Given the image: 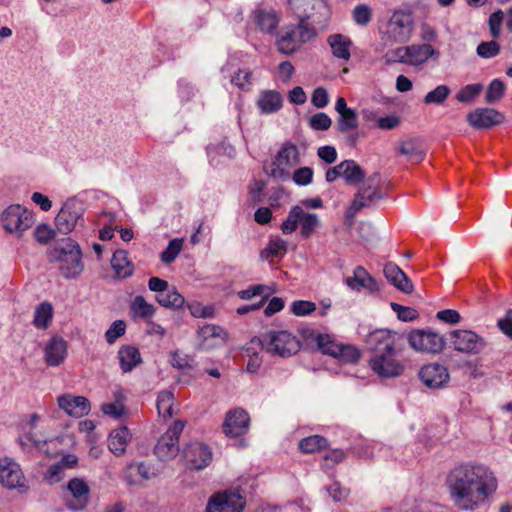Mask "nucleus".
I'll return each mask as SVG.
<instances>
[{"mask_svg":"<svg viewBox=\"0 0 512 512\" xmlns=\"http://www.w3.org/2000/svg\"><path fill=\"white\" fill-rule=\"evenodd\" d=\"M448 485L452 499L462 510H473L495 492L497 481L484 465H461L451 471Z\"/></svg>","mask_w":512,"mask_h":512,"instance_id":"nucleus-1","label":"nucleus"},{"mask_svg":"<svg viewBox=\"0 0 512 512\" xmlns=\"http://www.w3.org/2000/svg\"><path fill=\"white\" fill-rule=\"evenodd\" d=\"M400 340L396 332L388 329H376L367 336L366 343L374 353L369 360L370 367L379 377L392 378L403 373L404 364L396 358Z\"/></svg>","mask_w":512,"mask_h":512,"instance_id":"nucleus-2","label":"nucleus"},{"mask_svg":"<svg viewBox=\"0 0 512 512\" xmlns=\"http://www.w3.org/2000/svg\"><path fill=\"white\" fill-rule=\"evenodd\" d=\"M49 261L58 263V269L66 279H75L84 270L81 248L71 238L56 243L49 252Z\"/></svg>","mask_w":512,"mask_h":512,"instance_id":"nucleus-3","label":"nucleus"},{"mask_svg":"<svg viewBox=\"0 0 512 512\" xmlns=\"http://www.w3.org/2000/svg\"><path fill=\"white\" fill-rule=\"evenodd\" d=\"M255 342L267 353L282 358L295 355L301 348L300 340L286 330L268 331L252 339L251 343Z\"/></svg>","mask_w":512,"mask_h":512,"instance_id":"nucleus-4","label":"nucleus"},{"mask_svg":"<svg viewBox=\"0 0 512 512\" xmlns=\"http://www.w3.org/2000/svg\"><path fill=\"white\" fill-rule=\"evenodd\" d=\"M315 36L316 31L312 26L307 22L299 21L296 25H287L281 29L277 46L281 53L289 55Z\"/></svg>","mask_w":512,"mask_h":512,"instance_id":"nucleus-5","label":"nucleus"},{"mask_svg":"<svg viewBox=\"0 0 512 512\" xmlns=\"http://www.w3.org/2000/svg\"><path fill=\"white\" fill-rule=\"evenodd\" d=\"M380 183L379 173H374L365 180L355 194L351 205L347 208L348 218L355 217L362 208L374 206L384 198V193L380 189Z\"/></svg>","mask_w":512,"mask_h":512,"instance_id":"nucleus-6","label":"nucleus"},{"mask_svg":"<svg viewBox=\"0 0 512 512\" xmlns=\"http://www.w3.org/2000/svg\"><path fill=\"white\" fill-rule=\"evenodd\" d=\"M0 224L7 233L21 237L34 224V215L20 204H11L0 214Z\"/></svg>","mask_w":512,"mask_h":512,"instance_id":"nucleus-7","label":"nucleus"},{"mask_svg":"<svg viewBox=\"0 0 512 512\" xmlns=\"http://www.w3.org/2000/svg\"><path fill=\"white\" fill-rule=\"evenodd\" d=\"M390 53L386 54L387 61H398L411 66H420L424 64L430 57L438 56L439 52L429 44L409 45L398 47Z\"/></svg>","mask_w":512,"mask_h":512,"instance_id":"nucleus-8","label":"nucleus"},{"mask_svg":"<svg viewBox=\"0 0 512 512\" xmlns=\"http://www.w3.org/2000/svg\"><path fill=\"white\" fill-rule=\"evenodd\" d=\"M83 203L75 197L68 198L55 217V226L62 234H69L83 223Z\"/></svg>","mask_w":512,"mask_h":512,"instance_id":"nucleus-9","label":"nucleus"},{"mask_svg":"<svg viewBox=\"0 0 512 512\" xmlns=\"http://www.w3.org/2000/svg\"><path fill=\"white\" fill-rule=\"evenodd\" d=\"M184 429V422L177 420L158 439L154 454L160 461L174 459L179 453V438Z\"/></svg>","mask_w":512,"mask_h":512,"instance_id":"nucleus-10","label":"nucleus"},{"mask_svg":"<svg viewBox=\"0 0 512 512\" xmlns=\"http://www.w3.org/2000/svg\"><path fill=\"white\" fill-rule=\"evenodd\" d=\"M0 484L9 490H17L26 494L29 486L20 465L10 458L0 459Z\"/></svg>","mask_w":512,"mask_h":512,"instance_id":"nucleus-11","label":"nucleus"},{"mask_svg":"<svg viewBox=\"0 0 512 512\" xmlns=\"http://www.w3.org/2000/svg\"><path fill=\"white\" fill-rule=\"evenodd\" d=\"M413 21L410 15L396 12L387 23L385 32V45L407 42L412 33Z\"/></svg>","mask_w":512,"mask_h":512,"instance_id":"nucleus-12","label":"nucleus"},{"mask_svg":"<svg viewBox=\"0 0 512 512\" xmlns=\"http://www.w3.org/2000/svg\"><path fill=\"white\" fill-rule=\"evenodd\" d=\"M300 163L299 151L296 145L285 143L273 161L270 176L285 181L289 179L287 168Z\"/></svg>","mask_w":512,"mask_h":512,"instance_id":"nucleus-13","label":"nucleus"},{"mask_svg":"<svg viewBox=\"0 0 512 512\" xmlns=\"http://www.w3.org/2000/svg\"><path fill=\"white\" fill-rule=\"evenodd\" d=\"M245 500L238 490H226L213 494L206 506V512H242Z\"/></svg>","mask_w":512,"mask_h":512,"instance_id":"nucleus-14","label":"nucleus"},{"mask_svg":"<svg viewBox=\"0 0 512 512\" xmlns=\"http://www.w3.org/2000/svg\"><path fill=\"white\" fill-rule=\"evenodd\" d=\"M407 340L414 350L426 353H439L445 346L444 338L431 330H413Z\"/></svg>","mask_w":512,"mask_h":512,"instance_id":"nucleus-15","label":"nucleus"},{"mask_svg":"<svg viewBox=\"0 0 512 512\" xmlns=\"http://www.w3.org/2000/svg\"><path fill=\"white\" fill-rule=\"evenodd\" d=\"M450 338L454 349L466 354H479L486 346L485 340L471 330H453Z\"/></svg>","mask_w":512,"mask_h":512,"instance_id":"nucleus-16","label":"nucleus"},{"mask_svg":"<svg viewBox=\"0 0 512 512\" xmlns=\"http://www.w3.org/2000/svg\"><path fill=\"white\" fill-rule=\"evenodd\" d=\"M212 451L209 446L202 442H192L183 449V458L189 469L202 470L212 461Z\"/></svg>","mask_w":512,"mask_h":512,"instance_id":"nucleus-17","label":"nucleus"},{"mask_svg":"<svg viewBox=\"0 0 512 512\" xmlns=\"http://www.w3.org/2000/svg\"><path fill=\"white\" fill-rule=\"evenodd\" d=\"M288 5L298 21L306 22L308 19L316 20V16L324 15L327 12L325 0H288Z\"/></svg>","mask_w":512,"mask_h":512,"instance_id":"nucleus-18","label":"nucleus"},{"mask_svg":"<svg viewBox=\"0 0 512 512\" xmlns=\"http://www.w3.org/2000/svg\"><path fill=\"white\" fill-rule=\"evenodd\" d=\"M227 332L219 325L206 324L198 329L197 348L200 350H211L225 344Z\"/></svg>","mask_w":512,"mask_h":512,"instance_id":"nucleus-19","label":"nucleus"},{"mask_svg":"<svg viewBox=\"0 0 512 512\" xmlns=\"http://www.w3.org/2000/svg\"><path fill=\"white\" fill-rule=\"evenodd\" d=\"M419 378L426 387L438 389L448 383L450 376L448 369L444 365L430 363L420 369Z\"/></svg>","mask_w":512,"mask_h":512,"instance_id":"nucleus-20","label":"nucleus"},{"mask_svg":"<svg viewBox=\"0 0 512 512\" xmlns=\"http://www.w3.org/2000/svg\"><path fill=\"white\" fill-rule=\"evenodd\" d=\"M249 422V415L244 409L230 410L226 414L223 432L230 437H240L248 430Z\"/></svg>","mask_w":512,"mask_h":512,"instance_id":"nucleus-21","label":"nucleus"},{"mask_svg":"<svg viewBox=\"0 0 512 512\" xmlns=\"http://www.w3.org/2000/svg\"><path fill=\"white\" fill-rule=\"evenodd\" d=\"M504 120V116L495 109L477 108L467 115V122L475 129H490Z\"/></svg>","mask_w":512,"mask_h":512,"instance_id":"nucleus-22","label":"nucleus"},{"mask_svg":"<svg viewBox=\"0 0 512 512\" xmlns=\"http://www.w3.org/2000/svg\"><path fill=\"white\" fill-rule=\"evenodd\" d=\"M68 490L72 498L66 500V506L71 511L83 510L88 504L89 487L86 482L79 478H73L68 482Z\"/></svg>","mask_w":512,"mask_h":512,"instance_id":"nucleus-23","label":"nucleus"},{"mask_svg":"<svg viewBox=\"0 0 512 512\" xmlns=\"http://www.w3.org/2000/svg\"><path fill=\"white\" fill-rule=\"evenodd\" d=\"M58 405L69 416L81 418L90 412V402L84 396L64 394L58 397Z\"/></svg>","mask_w":512,"mask_h":512,"instance_id":"nucleus-24","label":"nucleus"},{"mask_svg":"<svg viewBox=\"0 0 512 512\" xmlns=\"http://www.w3.org/2000/svg\"><path fill=\"white\" fill-rule=\"evenodd\" d=\"M345 283L350 289L358 292L361 289H366L370 293H375L381 289V283L370 275L362 266H357L353 271V276L347 277L345 279Z\"/></svg>","mask_w":512,"mask_h":512,"instance_id":"nucleus-25","label":"nucleus"},{"mask_svg":"<svg viewBox=\"0 0 512 512\" xmlns=\"http://www.w3.org/2000/svg\"><path fill=\"white\" fill-rule=\"evenodd\" d=\"M383 273L387 281L399 291L405 294L413 292L414 286L412 281L396 264L392 262L385 264Z\"/></svg>","mask_w":512,"mask_h":512,"instance_id":"nucleus-26","label":"nucleus"},{"mask_svg":"<svg viewBox=\"0 0 512 512\" xmlns=\"http://www.w3.org/2000/svg\"><path fill=\"white\" fill-rule=\"evenodd\" d=\"M44 352L48 366H59L67 356V342L62 337L54 336L47 342Z\"/></svg>","mask_w":512,"mask_h":512,"instance_id":"nucleus-27","label":"nucleus"},{"mask_svg":"<svg viewBox=\"0 0 512 512\" xmlns=\"http://www.w3.org/2000/svg\"><path fill=\"white\" fill-rule=\"evenodd\" d=\"M261 114L270 115L277 113L283 106V97L276 90H262L256 101Z\"/></svg>","mask_w":512,"mask_h":512,"instance_id":"nucleus-28","label":"nucleus"},{"mask_svg":"<svg viewBox=\"0 0 512 512\" xmlns=\"http://www.w3.org/2000/svg\"><path fill=\"white\" fill-rule=\"evenodd\" d=\"M327 43L335 58L349 61L351 57L350 48L352 46V41L348 36L340 33L331 34L327 38Z\"/></svg>","mask_w":512,"mask_h":512,"instance_id":"nucleus-29","label":"nucleus"},{"mask_svg":"<svg viewBox=\"0 0 512 512\" xmlns=\"http://www.w3.org/2000/svg\"><path fill=\"white\" fill-rule=\"evenodd\" d=\"M304 337L307 340L314 342L323 354H327L336 358L338 353L337 349L340 348L341 344L336 343L331 338V336L327 334L316 333L313 330H306L304 331Z\"/></svg>","mask_w":512,"mask_h":512,"instance_id":"nucleus-30","label":"nucleus"},{"mask_svg":"<svg viewBox=\"0 0 512 512\" xmlns=\"http://www.w3.org/2000/svg\"><path fill=\"white\" fill-rule=\"evenodd\" d=\"M120 368L124 373L131 372L142 362L138 348L132 345H124L118 351Z\"/></svg>","mask_w":512,"mask_h":512,"instance_id":"nucleus-31","label":"nucleus"},{"mask_svg":"<svg viewBox=\"0 0 512 512\" xmlns=\"http://www.w3.org/2000/svg\"><path fill=\"white\" fill-rule=\"evenodd\" d=\"M131 434L127 427H120L113 430L108 437L109 450L115 456H121L125 453Z\"/></svg>","mask_w":512,"mask_h":512,"instance_id":"nucleus-32","label":"nucleus"},{"mask_svg":"<svg viewBox=\"0 0 512 512\" xmlns=\"http://www.w3.org/2000/svg\"><path fill=\"white\" fill-rule=\"evenodd\" d=\"M111 266L120 278H128L134 271L133 264L128 260V253L125 250H117L113 253Z\"/></svg>","mask_w":512,"mask_h":512,"instance_id":"nucleus-33","label":"nucleus"},{"mask_svg":"<svg viewBox=\"0 0 512 512\" xmlns=\"http://www.w3.org/2000/svg\"><path fill=\"white\" fill-rule=\"evenodd\" d=\"M342 178L347 184H359L365 179V172L354 160H344L339 164Z\"/></svg>","mask_w":512,"mask_h":512,"instance_id":"nucleus-34","label":"nucleus"},{"mask_svg":"<svg viewBox=\"0 0 512 512\" xmlns=\"http://www.w3.org/2000/svg\"><path fill=\"white\" fill-rule=\"evenodd\" d=\"M255 22L264 33H273L279 25V17L273 10H258L255 12Z\"/></svg>","mask_w":512,"mask_h":512,"instance_id":"nucleus-35","label":"nucleus"},{"mask_svg":"<svg viewBox=\"0 0 512 512\" xmlns=\"http://www.w3.org/2000/svg\"><path fill=\"white\" fill-rule=\"evenodd\" d=\"M156 308L141 295L134 297L130 304V313L135 318L148 319L154 316Z\"/></svg>","mask_w":512,"mask_h":512,"instance_id":"nucleus-36","label":"nucleus"},{"mask_svg":"<svg viewBox=\"0 0 512 512\" xmlns=\"http://www.w3.org/2000/svg\"><path fill=\"white\" fill-rule=\"evenodd\" d=\"M287 253V241L276 237L271 238L266 247L260 252L261 260H269L270 258H282Z\"/></svg>","mask_w":512,"mask_h":512,"instance_id":"nucleus-37","label":"nucleus"},{"mask_svg":"<svg viewBox=\"0 0 512 512\" xmlns=\"http://www.w3.org/2000/svg\"><path fill=\"white\" fill-rule=\"evenodd\" d=\"M155 300L161 306L170 309H179L185 303L184 297L175 288H167V291H165L164 293L157 294L155 296Z\"/></svg>","mask_w":512,"mask_h":512,"instance_id":"nucleus-38","label":"nucleus"},{"mask_svg":"<svg viewBox=\"0 0 512 512\" xmlns=\"http://www.w3.org/2000/svg\"><path fill=\"white\" fill-rule=\"evenodd\" d=\"M53 317V307L48 302H43L36 307L33 324L38 329H46Z\"/></svg>","mask_w":512,"mask_h":512,"instance_id":"nucleus-39","label":"nucleus"},{"mask_svg":"<svg viewBox=\"0 0 512 512\" xmlns=\"http://www.w3.org/2000/svg\"><path fill=\"white\" fill-rule=\"evenodd\" d=\"M328 447V440L321 435H311L305 437L299 442V449L303 453H316Z\"/></svg>","mask_w":512,"mask_h":512,"instance_id":"nucleus-40","label":"nucleus"},{"mask_svg":"<svg viewBox=\"0 0 512 512\" xmlns=\"http://www.w3.org/2000/svg\"><path fill=\"white\" fill-rule=\"evenodd\" d=\"M173 401L174 394L171 391L164 390L158 394L156 407L159 415L164 418H171L173 416Z\"/></svg>","mask_w":512,"mask_h":512,"instance_id":"nucleus-41","label":"nucleus"},{"mask_svg":"<svg viewBox=\"0 0 512 512\" xmlns=\"http://www.w3.org/2000/svg\"><path fill=\"white\" fill-rule=\"evenodd\" d=\"M450 93L451 89L447 85H438L424 96L423 103L426 105H442Z\"/></svg>","mask_w":512,"mask_h":512,"instance_id":"nucleus-42","label":"nucleus"},{"mask_svg":"<svg viewBox=\"0 0 512 512\" xmlns=\"http://www.w3.org/2000/svg\"><path fill=\"white\" fill-rule=\"evenodd\" d=\"M399 153L409 156L410 160L416 163L421 162L425 157L424 151L413 139L402 142L399 147Z\"/></svg>","mask_w":512,"mask_h":512,"instance_id":"nucleus-43","label":"nucleus"},{"mask_svg":"<svg viewBox=\"0 0 512 512\" xmlns=\"http://www.w3.org/2000/svg\"><path fill=\"white\" fill-rule=\"evenodd\" d=\"M134 472L139 474L145 480L150 478V467L145 463H129L123 472V478L130 485L135 484V480L133 479Z\"/></svg>","mask_w":512,"mask_h":512,"instance_id":"nucleus-44","label":"nucleus"},{"mask_svg":"<svg viewBox=\"0 0 512 512\" xmlns=\"http://www.w3.org/2000/svg\"><path fill=\"white\" fill-rule=\"evenodd\" d=\"M358 116L356 112L351 109L345 113L339 114L337 120V130L339 132H347L358 127Z\"/></svg>","mask_w":512,"mask_h":512,"instance_id":"nucleus-45","label":"nucleus"},{"mask_svg":"<svg viewBox=\"0 0 512 512\" xmlns=\"http://www.w3.org/2000/svg\"><path fill=\"white\" fill-rule=\"evenodd\" d=\"M303 215V209L300 206H293L287 216V219L282 223L281 230L284 234L293 233L299 224V219Z\"/></svg>","mask_w":512,"mask_h":512,"instance_id":"nucleus-46","label":"nucleus"},{"mask_svg":"<svg viewBox=\"0 0 512 512\" xmlns=\"http://www.w3.org/2000/svg\"><path fill=\"white\" fill-rule=\"evenodd\" d=\"M299 224L301 225V235L308 238L319 226L320 221L315 213H305L303 211Z\"/></svg>","mask_w":512,"mask_h":512,"instance_id":"nucleus-47","label":"nucleus"},{"mask_svg":"<svg viewBox=\"0 0 512 512\" xmlns=\"http://www.w3.org/2000/svg\"><path fill=\"white\" fill-rule=\"evenodd\" d=\"M182 244H183L182 239H178V238H175V239H172L171 241H169L166 249L164 251H162L160 254L161 261L165 264L172 263L177 258L179 253L181 252Z\"/></svg>","mask_w":512,"mask_h":512,"instance_id":"nucleus-48","label":"nucleus"},{"mask_svg":"<svg viewBox=\"0 0 512 512\" xmlns=\"http://www.w3.org/2000/svg\"><path fill=\"white\" fill-rule=\"evenodd\" d=\"M505 85L500 79H494L490 82L486 94L485 101L489 104L498 102L504 95Z\"/></svg>","mask_w":512,"mask_h":512,"instance_id":"nucleus-49","label":"nucleus"},{"mask_svg":"<svg viewBox=\"0 0 512 512\" xmlns=\"http://www.w3.org/2000/svg\"><path fill=\"white\" fill-rule=\"evenodd\" d=\"M483 89V85L480 83L469 84L459 90L456 95V99L462 103H468L472 101Z\"/></svg>","mask_w":512,"mask_h":512,"instance_id":"nucleus-50","label":"nucleus"},{"mask_svg":"<svg viewBox=\"0 0 512 512\" xmlns=\"http://www.w3.org/2000/svg\"><path fill=\"white\" fill-rule=\"evenodd\" d=\"M336 358L345 363H355L360 358L359 350L352 345H340Z\"/></svg>","mask_w":512,"mask_h":512,"instance_id":"nucleus-51","label":"nucleus"},{"mask_svg":"<svg viewBox=\"0 0 512 512\" xmlns=\"http://www.w3.org/2000/svg\"><path fill=\"white\" fill-rule=\"evenodd\" d=\"M309 125L313 130L326 131L332 125L331 118L324 112H318L309 119Z\"/></svg>","mask_w":512,"mask_h":512,"instance_id":"nucleus-52","label":"nucleus"},{"mask_svg":"<svg viewBox=\"0 0 512 512\" xmlns=\"http://www.w3.org/2000/svg\"><path fill=\"white\" fill-rule=\"evenodd\" d=\"M126 331V324L123 320L114 321L105 333L106 341L113 344L119 337L124 335Z\"/></svg>","mask_w":512,"mask_h":512,"instance_id":"nucleus-53","label":"nucleus"},{"mask_svg":"<svg viewBox=\"0 0 512 512\" xmlns=\"http://www.w3.org/2000/svg\"><path fill=\"white\" fill-rule=\"evenodd\" d=\"M390 306L401 321L408 322L418 317V312L414 308L402 306L395 302H391Z\"/></svg>","mask_w":512,"mask_h":512,"instance_id":"nucleus-54","label":"nucleus"},{"mask_svg":"<svg viewBox=\"0 0 512 512\" xmlns=\"http://www.w3.org/2000/svg\"><path fill=\"white\" fill-rule=\"evenodd\" d=\"M316 310L315 303L306 300H296L291 304V311L296 316H306Z\"/></svg>","mask_w":512,"mask_h":512,"instance_id":"nucleus-55","label":"nucleus"},{"mask_svg":"<svg viewBox=\"0 0 512 512\" xmlns=\"http://www.w3.org/2000/svg\"><path fill=\"white\" fill-rule=\"evenodd\" d=\"M231 82L241 90L248 91L252 84L251 73L246 69H239L232 76Z\"/></svg>","mask_w":512,"mask_h":512,"instance_id":"nucleus-56","label":"nucleus"},{"mask_svg":"<svg viewBox=\"0 0 512 512\" xmlns=\"http://www.w3.org/2000/svg\"><path fill=\"white\" fill-rule=\"evenodd\" d=\"M371 15V9L364 4L357 5L353 10V19L361 26H366L370 22Z\"/></svg>","mask_w":512,"mask_h":512,"instance_id":"nucleus-57","label":"nucleus"},{"mask_svg":"<svg viewBox=\"0 0 512 512\" xmlns=\"http://www.w3.org/2000/svg\"><path fill=\"white\" fill-rule=\"evenodd\" d=\"M499 53V45L495 41L482 42L477 46V54L485 59L492 58Z\"/></svg>","mask_w":512,"mask_h":512,"instance_id":"nucleus-58","label":"nucleus"},{"mask_svg":"<svg viewBox=\"0 0 512 512\" xmlns=\"http://www.w3.org/2000/svg\"><path fill=\"white\" fill-rule=\"evenodd\" d=\"M313 180V170L310 167H301L293 174V181L299 186L309 185Z\"/></svg>","mask_w":512,"mask_h":512,"instance_id":"nucleus-59","label":"nucleus"},{"mask_svg":"<svg viewBox=\"0 0 512 512\" xmlns=\"http://www.w3.org/2000/svg\"><path fill=\"white\" fill-rule=\"evenodd\" d=\"M311 103L319 109L325 108L329 103V95L324 87L314 89L311 96Z\"/></svg>","mask_w":512,"mask_h":512,"instance_id":"nucleus-60","label":"nucleus"},{"mask_svg":"<svg viewBox=\"0 0 512 512\" xmlns=\"http://www.w3.org/2000/svg\"><path fill=\"white\" fill-rule=\"evenodd\" d=\"M35 239L41 244H47L55 236V231L46 224L38 225L34 230Z\"/></svg>","mask_w":512,"mask_h":512,"instance_id":"nucleus-61","label":"nucleus"},{"mask_svg":"<svg viewBox=\"0 0 512 512\" xmlns=\"http://www.w3.org/2000/svg\"><path fill=\"white\" fill-rule=\"evenodd\" d=\"M270 291V287L262 284L249 286L247 289L240 290L237 295L242 300L251 299L254 296L262 295L265 292Z\"/></svg>","mask_w":512,"mask_h":512,"instance_id":"nucleus-62","label":"nucleus"},{"mask_svg":"<svg viewBox=\"0 0 512 512\" xmlns=\"http://www.w3.org/2000/svg\"><path fill=\"white\" fill-rule=\"evenodd\" d=\"M436 317L438 320L445 323L455 325L461 321L460 314L453 309H444L437 312Z\"/></svg>","mask_w":512,"mask_h":512,"instance_id":"nucleus-63","label":"nucleus"},{"mask_svg":"<svg viewBox=\"0 0 512 512\" xmlns=\"http://www.w3.org/2000/svg\"><path fill=\"white\" fill-rule=\"evenodd\" d=\"M504 18V13L502 11H496L492 13L489 17V28L491 35L496 38L500 35L501 24Z\"/></svg>","mask_w":512,"mask_h":512,"instance_id":"nucleus-64","label":"nucleus"}]
</instances>
